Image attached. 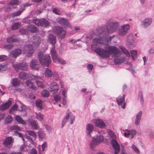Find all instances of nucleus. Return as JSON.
Listing matches in <instances>:
<instances>
[{"label": "nucleus", "instance_id": "1", "mask_svg": "<svg viewBox=\"0 0 154 154\" xmlns=\"http://www.w3.org/2000/svg\"><path fill=\"white\" fill-rule=\"evenodd\" d=\"M94 51L103 58L108 57L112 54L115 55L119 52V51L116 47L111 46H106L105 48V50L98 48L94 49Z\"/></svg>", "mask_w": 154, "mask_h": 154}, {"label": "nucleus", "instance_id": "2", "mask_svg": "<svg viewBox=\"0 0 154 154\" xmlns=\"http://www.w3.org/2000/svg\"><path fill=\"white\" fill-rule=\"evenodd\" d=\"M119 25V22L115 20H111L108 21L107 26H104L102 28L106 29L107 33H111L116 31Z\"/></svg>", "mask_w": 154, "mask_h": 154}, {"label": "nucleus", "instance_id": "3", "mask_svg": "<svg viewBox=\"0 0 154 154\" xmlns=\"http://www.w3.org/2000/svg\"><path fill=\"white\" fill-rule=\"evenodd\" d=\"M38 57L42 65L48 67L49 64L51 62L50 57L48 55H45L43 52H40L38 54Z\"/></svg>", "mask_w": 154, "mask_h": 154}, {"label": "nucleus", "instance_id": "4", "mask_svg": "<svg viewBox=\"0 0 154 154\" xmlns=\"http://www.w3.org/2000/svg\"><path fill=\"white\" fill-rule=\"evenodd\" d=\"M55 45H53L51 51V53L53 61L54 63L57 61L60 64H64L66 63L65 61L62 59L58 57L56 54V51L55 49Z\"/></svg>", "mask_w": 154, "mask_h": 154}, {"label": "nucleus", "instance_id": "5", "mask_svg": "<svg viewBox=\"0 0 154 154\" xmlns=\"http://www.w3.org/2000/svg\"><path fill=\"white\" fill-rule=\"evenodd\" d=\"M103 140V137L101 135H97L93 137L90 144V147L91 148L94 147L102 142Z\"/></svg>", "mask_w": 154, "mask_h": 154}, {"label": "nucleus", "instance_id": "6", "mask_svg": "<svg viewBox=\"0 0 154 154\" xmlns=\"http://www.w3.org/2000/svg\"><path fill=\"white\" fill-rule=\"evenodd\" d=\"M32 21L34 24L38 26L46 27L48 26L50 24L49 22L44 19H33Z\"/></svg>", "mask_w": 154, "mask_h": 154}, {"label": "nucleus", "instance_id": "7", "mask_svg": "<svg viewBox=\"0 0 154 154\" xmlns=\"http://www.w3.org/2000/svg\"><path fill=\"white\" fill-rule=\"evenodd\" d=\"M18 108V110L20 112H24V115H26V106L23 105L21 104L20 106H19L18 107L17 106L16 104L12 106L10 109L9 112L11 114H13L14 112L17 110V108Z\"/></svg>", "mask_w": 154, "mask_h": 154}, {"label": "nucleus", "instance_id": "8", "mask_svg": "<svg viewBox=\"0 0 154 154\" xmlns=\"http://www.w3.org/2000/svg\"><path fill=\"white\" fill-rule=\"evenodd\" d=\"M69 118H70V120L71 122L70 123L72 124L73 123V121L74 120L75 118L72 113L69 111V110H67L66 112V116L64 118L62 121L61 126L62 128H63L65 125Z\"/></svg>", "mask_w": 154, "mask_h": 154}, {"label": "nucleus", "instance_id": "9", "mask_svg": "<svg viewBox=\"0 0 154 154\" xmlns=\"http://www.w3.org/2000/svg\"><path fill=\"white\" fill-rule=\"evenodd\" d=\"M130 28V26L129 24L124 25L121 26L118 30V34L121 36L125 35Z\"/></svg>", "mask_w": 154, "mask_h": 154}, {"label": "nucleus", "instance_id": "10", "mask_svg": "<svg viewBox=\"0 0 154 154\" xmlns=\"http://www.w3.org/2000/svg\"><path fill=\"white\" fill-rule=\"evenodd\" d=\"M54 33L57 35L60 36L62 39L65 38L66 35V32L63 28L60 26L55 27L53 29Z\"/></svg>", "mask_w": 154, "mask_h": 154}, {"label": "nucleus", "instance_id": "11", "mask_svg": "<svg viewBox=\"0 0 154 154\" xmlns=\"http://www.w3.org/2000/svg\"><path fill=\"white\" fill-rule=\"evenodd\" d=\"M102 32L103 33L102 35V37H101V38H102V45H106L108 44V43L110 42L111 40L114 38L115 35H113L112 36H111L107 38H105V36L106 35V31L105 29L102 28Z\"/></svg>", "mask_w": 154, "mask_h": 154}, {"label": "nucleus", "instance_id": "12", "mask_svg": "<svg viewBox=\"0 0 154 154\" xmlns=\"http://www.w3.org/2000/svg\"><path fill=\"white\" fill-rule=\"evenodd\" d=\"M23 51L26 56L28 57L31 56L33 53V48L32 45L31 44H26L24 47Z\"/></svg>", "mask_w": 154, "mask_h": 154}, {"label": "nucleus", "instance_id": "13", "mask_svg": "<svg viewBox=\"0 0 154 154\" xmlns=\"http://www.w3.org/2000/svg\"><path fill=\"white\" fill-rule=\"evenodd\" d=\"M13 138L11 137H6L3 141V143L4 146L7 148L10 149L13 145Z\"/></svg>", "mask_w": 154, "mask_h": 154}, {"label": "nucleus", "instance_id": "14", "mask_svg": "<svg viewBox=\"0 0 154 154\" xmlns=\"http://www.w3.org/2000/svg\"><path fill=\"white\" fill-rule=\"evenodd\" d=\"M30 77L31 78V80H35L36 83L38 87L42 88H43L45 87V85L43 82L39 80L41 79V77L38 76L33 75H30Z\"/></svg>", "mask_w": 154, "mask_h": 154}, {"label": "nucleus", "instance_id": "15", "mask_svg": "<svg viewBox=\"0 0 154 154\" xmlns=\"http://www.w3.org/2000/svg\"><path fill=\"white\" fill-rule=\"evenodd\" d=\"M27 64L26 63L13 64V66L16 70L19 69L23 70H27Z\"/></svg>", "mask_w": 154, "mask_h": 154}, {"label": "nucleus", "instance_id": "16", "mask_svg": "<svg viewBox=\"0 0 154 154\" xmlns=\"http://www.w3.org/2000/svg\"><path fill=\"white\" fill-rule=\"evenodd\" d=\"M116 100L118 104L121 106V107L125 109V107L126 103L125 102V95H120L116 98Z\"/></svg>", "mask_w": 154, "mask_h": 154}, {"label": "nucleus", "instance_id": "17", "mask_svg": "<svg viewBox=\"0 0 154 154\" xmlns=\"http://www.w3.org/2000/svg\"><path fill=\"white\" fill-rule=\"evenodd\" d=\"M94 122L96 127L100 128H103L106 126L105 123L99 119L94 120Z\"/></svg>", "mask_w": 154, "mask_h": 154}, {"label": "nucleus", "instance_id": "18", "mask_svg": "<svg viewBox=\"0 0 154 154\" xmlns=\"http://www.w3.org/2000/svg\"><path fill=\"white\" fill-rule=\"evenodd\" d=\"M112 147L115 149V154H118L120 151V146L118 142L115 139H112Z\"/></svg>", "mask_w": 154, "mask_h": 154}, {"label": "nucleus", "instance_id": "19", "mask_svg": "<svg viewBox=\"0 0 154 154\" xmlns=\"http://www.w3.org/2000/svg\"><path fill=\"white\" fill-rule=\"evenodd\" d=\"M127 131V132L124 133V136L127 137H129L130 139H132L136 134V131L135 130Z\"/></svg>", "mask_w": 154, "mask_h": 154}, {"label": "nucleus", "instance_id": "20", "mask_svg": "<svg viewBox=\"0 0 154 154\" xmlns=\"http://www.w3.org/2000/svg\"><path fill=\"white\" fill-rule=\"evenodd\" d=\"M152 22V20L151 18H146L141 22V25L143 26L145 28H146L151 24Z\"/></svg>", "mask_w": 154, "mask_h": 154}, {"label": "nucleus", "instance_id": "21", "mask_svg": "<svg viewBox=\"0 0 154 154\" xmlns=\"http://www.w3.org/2000/svg\"><path fill=\"white\" fill-rule=\"evenodd\" d=\"M30 66L32 69L38 70L39 67L38 62L35 59H32L30 62Z\"/></svg>", "mask_w": 154, "mask_h": 154}, {"label": "nucleus", "instance_id": "22", "mask_svg": "<svg viewBox=\"0 0 154 154\" xmlns=\"http://www.w3.org/2000/svg\"><path fill=\"white\" fill-rule=\"evenodd\" d=\"M50 87L51 91L54 93H57L59 89L57 84L55 82L51 83L50 84Z\"/></svg>", "mask_w": 154, "mask_h": 154}, {"label": "nucleus", "instance_id": "23", "mask_svg": "<svg viewBox=\"0 0 154 154\" xmlns=\"http://www.w3.org/2000/svg\"><path fill=\"white\" fill-rule=\"evenodd\" d=\"M21 53V50L20 49H17L12 51L10 54V56L14 58H16Z\"/></svg>", "mask_w": 154, "mask_h": 154}, {"label": "nucleus", "instance_id": "24", "mask_svg": "<svg viewBox=\"0 0 154 154\" xmlns=\"http://www.w3.org/2000/svg\"><path fill=\"white\" fill-rule=\"evenodd\" d=\"M142 112L140 111L136 115L134 124L136 125H139L140 122Z\"/></svg>", "mask_w": 154, "mask_h": 154}, {"label": "nucleus", "instance_id": "25", "mask_svg": "<svg viewBox=\"0 0 154 154\" xmlns=\"http://www.w3.org/2000/svg\"><path fill=\"white\" fill-rule=\"evenodd\" d=\"M94 129L93 126L90 124H88L86 125V133L87 135L89 137L91 136V134Z\"/></svg>", "mask_w": 154, "mask_h": 154}, {"label": "nucleus", "instance_id": "26", "mask_svg": "<svg viewBox=\"0 0 154 154\" xmlns=\"http://www.w3.org/2000/svg\"><path fill=\"white\" fill-rule=\"evenodd\" d=\"M57 21L61 25L67 26L69 23L67 20L63 18L58 19Z\"/></svg>", "mask_w": 154, "mask_h": 154}, {"label": "nucleus", "instance_id": "27", "mask_svg": "<svg viewBox=\"0 0 154 154\" xmlns=\"http://www.w3.org/2000/svg\"><path fill=\"white\" fill-rule=\"evenodd\" d=\"M11 101H8V102L5 104H2L0 106V110L3 111L8 108L11 105Z\"/></svg>", "mask_w": 154, "mask_h": 154}, {"label": "nucleus", "instance_id": "28", "mask_svg": "<svg viewBox=\"0 0 154 154\" xmlns=\"http://www.w3.org/2000/svg\"><path fill=\"white\" fill-rule=\"evenodd\" d=\"M103 33H102V32H100L98 35L99 38H96L94 39V43H100L101 44H102V38L101 37H102V35Z\"/></svg>", "mask_w": 154, "mask_h": 154}, {"label": "nucleus", "instance_id": "29", "mask_svg": "<svg viewBox=\"0 0 154 154\" xmlns=\"http://www.w3.org/2000/svg\"><path fill=\"white\" fill-rule=\"evenodd\" d=\"M48 38L50 43L52 44V47H53V45H55L54 44L56 43V38L53 35L50 34L49 35Z\"/></svg>", "mask_w": 154, "mask_h": 154}, {"label": "nucleus", "instance_id": "30", "mask_svg": "<svg viewBox=\"0 0 154 154\" xmlns=\"http://www.w3.org/2000/svg\"><path fill=\"white\" fill-rule=\"evenodd\" d=\"M125 61L124 58L122 57H116L114 59L115 63L116 64H118L122 63Z\"/></svg>", "mask_w": 154, "mask_h": 154}, {"label": "nucleus", "instance_id": "31", "mask_svg": "<svg viewBox=\"0 0 154 154\" xmlns=\"http://www.w3.org/2000/svg\"><path fill=\"white\" fill-rule=\"evenodd\" d=\"M26 85L29 88L33 90L37 89V87L33 85V83L29 80H27L26 82Z\"/></svg>", "mask_w": 154, "mask_h": 154}, {"label": "nucleus", "instance_id": "32", "mask_svg": "<svg viewBox=\"0 0 154 154\" xmlns=\"http://www.w3.org/2000/svg\"><path fill=\"white\" fill-rule=\"evenodd\" d=\"M34 38L35 41L33 42V45L34 46L38 47L40 42V38L39 37H35Z\"/></svg>", "mask_w": 154, "mask_h": 154}, {"label": "nucleus", "instance_id": "33", "mask_svg": "<svg viewBox=\"0 0 154 154\" xmlns=\"http://www.w3.org/2000/svg\"><path fill=\"white\" fill-rule=\"evenodd\" d=\"M20 81L17 79L14 78L12 79L11 81V83L13 86H16L20 84Z\"/></svg>", "mask_w": 154, "mask_h": 154}, {"label": "nucleus", "instance_id": "34", "mask_svg": "<svg viewBox=\"0 0 154 154\" xmlns=\"http://www.w3.org/2000/svg\"><path fill=\"white\" fill-rule=\"evenodd\" d=\"M53 75V72L50 69L47 68L45 72V75L46 77H51Z\"/></svg>", "mask_w": 154, "mask_h": 154}, {"label": "nucleus", "instance_id": "35", "mask_svg": "<svg viewBox=\"0 0 154 154\" xmlns=\"http://www.w3.org/2000/svg\"><path fill=\"white\" fill-rule=\"evenodd\" d=\"M16 120L20 124H25L26 122L23 120L20 116H17L15 118Z\"/></svg>", "mask_w": 154, "mask_h": 154}, {"label": "nucleus", "instance_id": "36", "mask_svg": "<svg viewBox=\"0 0 154 154\" xmlns=\"http://www.w3.org/2000/svg\"><path fill=\"white\" fill-rule=\"evenodd\" d=\"M29 124L34 129H36L38 128L37 125L35 122L33 120H31L29 121Z\"/></svg>", "mask_w": 154, "mask_h": 154}, {"label": "nucleus", "instance_id": "37", "mask_svg": "<svg viewBox=\"0 0 154 154\" xmlns=\"http://www.w3.org/2000/svg\"><path fill=\"white\" fill-rule=\"evenodd\" d=\"M35 104L38 109L40 110L42 109V103L41 100H36Z\"/></svg>", "mask_w": 154, "mask_h": 154}, {"label": "nucleus", "instance_id": "38", "mask_svg": "<svg viewBox=\"0 0 154 154\" xmlns=\"http://www.w3.org/2000/svg\"><path fill=\"white\" fill-rule=\"evenodd\" d=\"M29 30L32 32H35L38 31L37 28L34 26L30 25L28 26Z\"/></svg>", "mask_w": 154, "mask_h": 154}, {"label": "nucleus", "instance_id": "39", "mask_svg": "<svg viewBox=\"0 0 154 154\" xmlns=\"http://www.w3.org/2000/svg\"><path fill=\"white\" fill-rule=\"evenodd\" d=\"M19 39L17 38H14L13 37H9L7 39V42L8 43L17 42L19 41Z\"/></svg>", "mask_w": 154, "mask_h": 154}, {"label": "nucleus", "instance_id": "40", "mask_svg": "<svg viewBox=\"0 0 154 154\" xmlns=\"http://www.w3.org/2000/svg\"><path fill=\"white\" fill-rule=\"evenodd\" d=\"M36 115V118L39 121H42L44 119V115L40 113H35Z\"/></svg>", "mask_w": 154, "mask_h": 154}, {"label": "nucleus", "instance_id": "41", "mask_svg": "<svg viewBox=\"0 0 154 154\" xmlns=\"http://www.w3.org/2000/svg\"><path fill=\"white\" fill-rule=\"evenodd\" d=\"M27 77V74L23 72L20 73L19 74V77L20 79H25Z\"/></svg>", "mask_w": 154, "mask_h": 154}, {"label": "nucleus", "instance_id": "42", "mask_svg": "<svg viewBox=\"0 0 154 154\" xmlns=\"http://www.w3.org/2000/svg\"><path fill=\"white\" fill-rule=\"evenodd\" d=\"M119 48L125 54L127 55V56L128 57L130 56V54L129 52L123 46H120Z\"/></svg>", "mask_w": 154, "mask_h": 154}, {"label": "nucleus", "instance_id": "43", "mask_svg": "<svg viewBox=\"0 0 154 154\" xmlns=\"http://www.w3.org/2000/svg\"><path fill=\"white\" fill-rule=\"evenodd\" d=\"M24 10L22 9L20 10L17 11V12H14L12 14V16L13 17H16L20 15L22 12H23Z\"/></svg>", "mask_w": 154, "mask_h": 154}, {"label": "nucleus", "instance_id": "44", "mask_svg": "<svg viewBox=\"0 0 154 154\" xmlns=\"http://www.w3.org/2000/svg\"><path fill=\"white\" fill-rule=\"evenodd\" d=\"M26 133L28 135L32 136L35 138L37 137L36 134L33 131H27Z\"/></svg>", "mask_w": 154, "mask_h": 154}, {"label": "nucleus", "instance_id": "45", "mask_svg": "<svg viewBox=\"0 0 154 154\" xmlns=\"http://www.w3.org/2000/svg\"><path fill=\"white\" fill-rule=\"evenodd\" d=\"M20 24L19 23H15L13 24L12 26V29L13 30L17 29L20 28Z\"/></svg>", "mask_w": 154, "mask_h": 154}, {"label": "nucleus", "instance_id": "46", "mask_svg": "<svg viewBox=\"0 0 154 154\" xmlns=\"http://www.w3.org/2000/svg\"><path fill=\"white\" fill-rule=\"evenodd\" d=\"M42 95L43 97H48L49 95V91L47 90H44L42 91Z\"/></svg>", "mask_w": 154, "mask_h": 154}, {"label": "nucleus", "instance_id": "47", "mask_svg": "<svg viewBox=\"0 0 154 154\" xmlns=\"http://www.w3.org/2000/svg\"><path fill=\"white\" fill-rule=\"evenodd\" d=\"M131 57L133 60L135 59V58L136 57L137 55V52L135 51H131Z\"/></svg>", "mask_w": 154, "mask_h": 154}, {"label": "nucleus", "instance_id": "48", "mask_svg": "<svg viewBox=\"0 0 154 154\" xmlns=\"http://www.w3.org/2000/svg\"><path fill=\"white\" fill-rule=\"evenodd\" d=\"M13 120L12 117L10 116H8L5 119V121L6 123L8 124L11 122Z\"/></svg>", "mask_w": 154, "mask_h": 154}, {"label": "nucleus", "instance_id": "49", "mask_svg": "<svg viewBox=\"0 0 154 154\" xmlns=\"http://www.w3.org/2000/svg\"><path fill=\"white\" fill-rule=\"evenodd\" d=\"M53 98L54 100L56 102L60 101L61 100V97L59 95L56 94L53 96Z\"/></svg>", "mask_w": 154, "mask_h": 154}, {"label": "nucleus", "instance_id": "50", "mask_svg": "<svg viewBox=\"0 0 154 154\" xmlns=\"http://www.w3.org/2000/svg\"><path fill=\"white\" fill-rule=\"evenodd\" d=\"M138 98L140 99V101L142 104L143 103V94L141 91H140L138 93Z\"/></svg>", "mask_w": 154, "mask_h": 154}, {"label": "nucleus", "instance_id": "51", "mask_svg": "<svg viewBox=\"0 0 154 154\" xmlns=\"http://www.w3.org/2000/svg\"><path fill=\"white\" fill-rule=\"evenodd\" d=\"M53 12L54 14L58 15H60L61 12L60 10L57 8H54L53 9Z\"/></svg>", "mask_w": 154, "mask_h": 154}, {"label": "nucleus", "instance_id": "52", "mask_svg": "<svg viewBox=\"0 0 154 154\" xmlns=\"http://www.w3.org/2000/svg\"><path fill=\"white\" fill-rule=\"evenodd\" d=\"M13 44H8L4 45V48L8 50H11L13 47Z\"/></svg>", "mask_w": 154, "mask_h": 154}, {"label": "nucleus", "instance_id": "53", "mask_svg": "<svg viewBox=\"0 0 154 154\" xmlns=\"http://www.w3.org/2000/svg\"><path fill=\"white\" fill-rule=\"evenodd\" d=\"M19 2L17 0H11L9 4L11 5H15L17 4Z\"/></svg>", "mask_w": 154, "mask_h": 154}, {"label": "nucleus", "instance_id": "54", "mask_svg": "<svg viewBox=\"0 0 154 154\" xmlns=\"http://www.w3.org/2000/svg\"><path fill=\"white\" fill-rule=\"evenodd\" d=\"M132 148L134 151L136 153H139V151L137 148L134 145H133L132 146Z\"/></svg>", "mask_w": 154, "mask_h": 154}, {"label": "nucleus", "instance_id": "55", "mask_svg": "<svg viewBox=\"0 0 154 154\" xmlns=\"http://www.w3.org/2000/svg\"><path fill=\"white\" fill-rule=\"evenodd\" d=\"M7 56L4 55H0V62L4 61L7 58Z\"/></svg>", "mask_w": 154, "mask_h": 154}, {"label": "nucleus", "instance_id": "56", "mask_svg": "<svg viewBox=\"0 0 154 154\" xmlns=\"http://www.w3.org/2000/svg\"><path fill=\"white\" fill-rule=\"evenodd\" d=\"M11 129L12 130H20V128L17 125H14L11 127Z\"/></svg>", "mask_w": 154, "mask_h": 154}, {"label": "nucleus", "instance_id": "57", "mask_svg": "<svg viewBox=\"0 0 154 154\" xmlns=\"http://www.w3.org/2000/svg\"><path fill=\"white\" fill-rule=\"evenodd\" d=\"M42 151L43 152L45 148L47 147V143L46 142H44L42 145Z\"/></svg>", "mask_w": 154, "mask_h": 154}, {"label": "nucleus", "instance_id": "58", "mask_svg": "<svg viewBox=\"0 0 154 154\" xmlns=\"http://www.w3.org/2000/svg\"><path fill=\"white\" fill-rule=\"evenodd\" d=\"M30 154H37V152L35 148H32L30 151Z\"/></svg>", "mask_w": 154, "mask_h": 154}, {"label": "nucleus", "instance_id": "59", "mask_svg": "<svg viewBox=\"0 0 154 154\" xmlns=\"http://www.w3.org/2000/svg\"><path fill=\"white\" fill-rule=\"evenodd\" d=\"M20 32L21 34L24 35L26 34V30L24 29H21L20 30Z\"/></svg>", "mask_w": 154, "mask_h": 154}, {"label": "nucleus", "instance_id": "60", "mask_svg": "<svg viewBox=\"0 0 154 154\" xmlns=\"http://www.w3.org/2000/svg\"><path fill=\"white\" fill-rule=\"evenodd\" d=\"M11 8L9 6L6 7L4 8V10L5 11L9 12L11 11Z\"/></svg>", "mask_w": 154, "mask_h": 154}, {"label": "nucleus", "instance_id": "61", "mask_svg": "<svg viewBox=\"0 0 154 154\" xmlns=\"http://www.w3.org/2000/svg\"><path fill=\"white\" fill-rule=\"evenodd\" d=\"M149 53L150 54L154 53V48H151L149 50Z\"/></svg>", "mask_w": 154, "mask_h": 154}, {"label": "nucleus", "instance_id": "62", "mask_svg": "<svg viewBox=\"0 0 154 154\" xmlns=\"http://www.w3.org/2000/svg\"><path fill=\"white\" fill-rule=\"evenodd\" d=\"M26 138L29 140L31 143H33V141L31 137L28 136H26Z\"/></svg>", "mask_w": 154, "mask_h": 154}, {"label": "nucleus", "instance_id": "63", "mask_svg": "<svg viewBox=\"0 0 154 154\" xmlns=\"http://www.w3.org/2000/svg\"><path fill=\"white\" fill-rule=\"evenodd\" d=\"M66 90H63V91L62 94L63 96L64 97H67V95L66 94Z\"/></svg>", "mask_w": 154, "mask_h": 154}, {"label": "nucleus", "instance_id": "64", "mask_svg": "<svg viewBox=\"0 0 154 154\" xmlns=\"http://www.w3.org/2000/svg\"><path fill=\"white\" fill-rule=\"evenodd\" d=\"M5 116V113L0 114V120H1L3 119Z\"/></svg>", "mask_w": 154, "mask_h": 154}]
</instances>
